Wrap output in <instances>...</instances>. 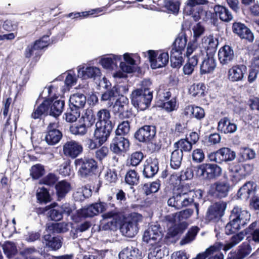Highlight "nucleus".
<instances>
[{"label": "nucleus", "mask_w": 259, "mask_h": 259, "mask_svg": "<svg viewBox=\"0 0 259 259\" xmlns=\"http://www.w3.org/2000/svg\"><path fill=\"white\" fill-rule=\"evenodd\" d=\"M195 195L194 191H188L185 187L179 186L174 190L173 195L168 198L167 204L175 209H180L192 203Z\"/></svg>", "instance_id": "f257e3e1"}, {"label": "nucleus", "mask_w": 259, "mask_h": 259, "mask_svg": "<svg viewBox=\"0 0 259 259\" xmlns=\"http://www.w3.org/2000/svg\"><path fill=\"white\" fill-rule=\"evenodd\" d=\"M130 98L135 108L144 111L150 106L153 98L152 92L145 88L136 89L132 92Z\"/></svg>", "instance_id": "f03ea898"}, {"label": "nucleus", "mask_w": 259, "mask_h": 259, "mask_svg": "<svg viewBox=\"0 0 259 259\" xmlns=\"http://www.w3.org/2000/svg\"><path fill=\"white\" fill-rule=\"evenodd\" d=\"M74 163L76 168H78V175L83 178L94 174L98 167L96 160L89 157H84L76 159Z\"/></svg>", "instance_id": "7ed1b4c3"}, {"label": "nucleus", "mask_w": 259, "mask_h": 259, "mask_svg": "<svg viewBox=\"0 0 259 259\" xmlns=\"http://www.w3.org/2000/svg\"><path fill=\"white\" fill-rule=\"evenodd\" d=\"M196 173L198 177L207 180H213L222 174V168L216 164L202 163L196 167Z\"/></svg>", "instance_id": "20e7f679"}, {"label": "nucleus", "mask_w": 259, "mask_h": 259, "mask_svg": "<svg viewBox=\"0 0 259 259\" xmlns=\"http://www.w3.org/2000/svg\"><path fill=\"white\" fill-rule=\"evenodd\" d=\"M148 55L152 69L164 67L168 62L169 55L167 52L149 50Z\"/></svg>", "instance_id": "39448f33"}, {"label": "nucleus", "mask_w": 259, "mask_h": 259, "mask_svg": "<svg viewBox=\"0 0 259 259\" xmlns=\"http://www.w3.org/2000/svg\"><path fill=\"white\" fill-rule=\"evenodd\" d=\"M162 238L160 226L159 225H151L144 233L143 240L150 245H157Z\"/></svg>", "instance_id": "423d86ee"}, {"label": "nucleus", "mask_w": 259, "mask_h": 259, "mask_svg": "<svg viewBox=\"0 0 259 259\" xmlns=\"http://www.w3.org/2000/svg\"><path fill=\"white\" fill-rule=\"evenodd\" d=\"M113 112L121 118H130L132 116V112L128 109V99L126 97H121L116 100L113 106Z\"/></svg>", "instance_id": "0eeeda50"}, {"label": "nucleus", "mask_w": 259, "mask_h": 259, "mask_svg": "<svg viewBox=\"0 0 259 259\" xmlns=\"http://www.w3.org/2000/svg\"><path fill=\"white\" fill-rule=\"evenodd\" d=\"M227 207V203L222 201L215 202L211 205L207 212V218L209 221L216 222L224 214Z\"/></svg>", "instance_id": "6e6552de"}, {"label": "nucleus", "mask_w": 259, "mask_h": 259, "mask_svg": "<svg viewBox=\"0 0 259 259\" xmlns=\"http://www.w3.org/2000/svg\"><path fill=\"white\" fill-rule=\"evenodd\" d=\"M235 157L236 154L235 152L226 147L221 148L216 152L211 153L209 155V158L211 161H214L217 163L232 161Z\"/></svg>", "instance_id": "1a4fd4ad"}, {"label": "nucleus", "mask_w": 259, "mask_h": 259, "mask_svg": "<svg viewBox=\"0 0 259 259\" xmlns=\"http://www.w3.org/2000/svg\"><path fill=\"white\" fill-rule=\"evenodd\" d=\"M129 146L130 143L127 139L122 136H117L112 140L110 148L113 153L121 155L128 150Z\"/></svg>", "instance_id": "9d476101"}, {"label": "nucleus", "mask_w": 259, "mask_h": 259, "mask_svg": "<svg viewBox=\"0 0 259 259\" xmlns=\"http://www.w3.org/2000/svg\"><path fill=\"white\" fill-rule=\"evenodd\" d=\"M250 219V213L238 206L234 207L229 217V220H232L243 227L249 221Z\"/></svg>", "instance_id": "9b49d317"}, {"label": "nucleus", "mask_w": 259, "mask_h": 259, "mask_svg": "<svg viewBox=\"0 0 259 259\" xmlns=\"http://www.w3.org/2000/svg\"><path fill=\"white\" fill-rule=\"evenodd\" d=\"M156 134V128L152 125H144L135 134V137L141 142H148L152 140Z\"/></svg>", "instance_id": "f8f14e48"}, {"label": "nucleus", "mask_w": 259, "mask_h": 259, "mask_svg": "<svg viewBox=\"0 0 259 259\" xmlns=\"http://www.w3.org/2000/svg\"><path fill=\"white\" fill-rule=\"evenodd\" d=\"M63 151L65 156L75 158L82 153L83 148L79 142L70 140L64 144Z\"/></svg>", "instance_id": "ddd939ff"}, {"label": "nucleus", "mask_w": 259, "mask_h": 259, "mask_svg": "<svg viewBox=\"0 0 259 259\" xmlns=\"http://www.w3.org/2000/svg\"><path fill=\"white\" fill-rule=\"evenodd\" d=\"M58 127V122L50 123L48 125V131L45 137V140L48 144L55 145L61 140L62 135L61 132L57 129Z\"/></svg>", "instance_id": "4468645a"}, {"label": "nucleus", "mask_w": 259, "mask_h": 259, "mask_svg": "<svg viewBox=\"0 0 259 259\" xmlns=\"http://www.w3.org/2000/svg\"><path fill=\"white\" fill-rule=\"evenodd\" d=\"M159 170L158 160L153 157L147 158L144 162L143 174L146 178H153Z\"/></svg>", "instance_id": "2eb2a0df"}, {"label": "nucleus", "mask_w": 259, "mask_h": 259, "mask_svg": "<svg viewBox=\"0 0 259 259\" xmlns=\"http://www.w3.org/2000/svg\"><path fill=\"white\" fill-rule=\"evenodd\" d=\"M246 72L247 68L245 65H234L228 70V78L231 82L241 81Z\"/></svg>", "instance_id": "dca6fc26"}, {"label": "nucleus", "mask_w": 259, "mask_h": 259, "mask_svg": "<svg viewBox=\"0 0 259 259\" xmlns=\"http://www.w3.org/2000/svg\"><path fill=\"white\" fill-rule=\"evenodd\" d=\"M113 126H103L99 123H96V129L94 133V137L96 141H99L102 145L106 142L110 136Z\"/></svg>", "instance_id": "f3484780"}, {"label": "nucleus", "mask_w": 259, "mask_h": 259, "mask_svg": "<svg viewBox=\"0 0 259 259\" xmlns=\"http://www.w3.org/2000/svg\"><path fill=\"white\" fill-rule=\"evenodd\" d=\"M233 31L241 38L245 39L249 42L253 41L254 36L250 30L244 24L240 22H235L232 26Z\"/></svg>", "instance_id": "a211bd4d"}, {"label": "nucleus", "mask_w": 259, "mask_h": 259, "mask_svg": "<svg viewBox=\"0 0 259 259\" xmlns=\"http://www.w3.org/2000/svg\"><path fill=\"white\" fill-rule=\"evenodd\" d=\"M219 61L223 65H227L231 63L234 58L233 49L229 45L222 47L218 52Z\"/></svg>", "instance_id": "6ab92c4d"}, {"label": "nucleus", "mask_w": 259, "mask_h": 259, "mask_svg": "<svg viewBox=\"0 0 259 259\" xmlns=\"http://www.w3.org/2000/svg\"><path fill=\"white\" fill-rule=\"evenodd\" d=\"M201 45L206 55H214L218 45V41L212 35L205 36L202 39Z\"/></svg>", "instance_id": "aec40b11"}, {"label": "nucleus", "mask_w": 259, "mask_h": 259, "mask_svg": "<svg viewBox=\"0 0 259 259\" xmlns=\"http://www.w3.org/2000/svg\"><path fill=\"white\" fill-rule=\"evenodd\" d=\"M138 222L134 219L132 221L124 222L120 230L123 235L127 237H133L138 232Z\"/></svg>", "instance_id": "412c9836"}, {"label": "nucleus", "mask_w": 259, "mask_h": 259, "mask_svg": "<svg viewBox=\"0 0 259 259\" xmlns=\"http://www.w3.org/2000/svg\"><path fill=\"white\" fill-rule=\"evenodd\" d=\"M101 71L99 68L95 66L82 67L78 69V76L82 79H86L99 76Z\"/></svg>", "instance_id": "4be33fe9"}, {"label": "nucleus", "mask_w": 259, "mask_h": 259, "mask_svg": "<svg viewBox=\"0 0 259 259\" xmlns=\"http://www.w3.org/2000/svg\"><path fill=\"white\" fill-rule=\"evenodd\" d=\"M142 252L137 248L128 246L119 253V259H142Z\"/></svg>", "instance_id": "5701e85b"}, {"label": "nucleus", "mask_w": 259, "mask_h": 259, "mask_svg": "<svg viewBox=\"0 0 259 259\" xmlns=\"http://www.w3.org/2000/svg\"><path fill=\"white\" fill-rule=\"evenodd\" d=\"M229 189V184L225 182H218L211 186V191H212L213 195L219 198L227 196Z\"/></svg>", "instance_id": "b1692460"}, {"label": "nucleus", "mask_w": 259, "mask_h": 259, "mask_svg": "<svg viewBox=\"0 0 259 259\" xmlns=\"http://www.w3.org/2000/svg\"><path fill=\"white\" fill-rule=\"evenodd\" d=\"M121 55L111 54L108 57H103L100 60V63L103 68L113 70L117 66V63L121 60Z\"/></svg>", "instance_id": "393cba45"}, {"label": "nucleus", "mask_w": 259, "mask_h": 259, "mask_svg": "<svg viewBox=\"0 0 259 259\" xmlns=\"http://www.w3.org/2000/svg\"><path fill=\"white\" fill-rule=\"evenodd\" d=\"M256 185L253 182L246 183L238 191V196L242 199H247L255 194Z\"/></svg>", "instance_id": "a878e982"}, {"label": "nucleus", "mask_w": 259, "mask_h": 259, "mask_svg": "<svg viewBox=\"0 0 259 259\" xmlns=\"http://www.w3.org/2000/svg\"><path fill=\"white\" fill-rule=\"evenodd\" d=\"M252 248L247 242H244L239 246L237 253H230L227 259H243L251 252Z\"/></svg>", "instance_id": "bb28decb"}, {"label": "nucleus", "mask_w": 259, "mask_h": 259, "mask_svg": "<svg viewBox=\"0 0 259 259\" xmlns=\"http://www.w3.org/2000/svg\"><path fill=\"white\" fill-rule=\"evenodd\" d=\"M183 114L189 117H194L198 120H201L205 116V112L203 108L198 106L189 105L184 110Z\"/></svg>", "instance_id": "cd10ccee"}, {"label": "nucleus", "mask_w": 259, "mask_h": 259, "mask_svg": "<svg viewBox=\"0 0 259 259\" xmlns=\"http://www.w3.org/2000/svg\"><path fill=\"white\" fill-rule=\"evenodd\" d=\"M43 244L51 250H57L62 246V241L59 237H52L50 234L45 235Z\"/></svg>", "instance_id": "c85d7f7f"}, {"label": "nucleus", "mask_w": 259, "mask_h": 259, "mask_svg": "<svg viewBox=\"0 0 259 259\" xmlns=\"http://www.w3.org/2000/svg\"><path fill=\"white\" fill-rule=\"evenodd\" d=\"M213 55H206L200 65V73L206 74L212 72L216 67V61Z\"/></svg>", "instance_id": "c756f323"}, {"label": "nucleus", "mask_w": 259, "mask_h": 259, "mask_svg": "<svg viewBox=\"0 0 259 259\" xmlns=\"http://www.w3.org/2000/svg\"><path fill=\"white\" fill-rule=\"evenodd\" d=\"M237 129L236 124L231 122L227 117L222 118L218 122V130L222 133L225 134L234 133Z\"/></svg>", "instance_id": "7c9ffc66"}, {"label": "nucleus", "mask_w": 259, "mask_h": 259, "mask_svg": "<svg viewBox=\"0 0 259 259\" xmlns=\"http://www.w3.org/2000/svg\"><path fill=\"white\" fill-rule=\"evenodd\" d=\"M105 209V205L103 203H97L92 204L82 210V214L85 217H93Z\"/></svg>", "instance_id": "2f4dec72"}, {"label": "nucleus", "mask_w": 259, "mask_h": 259, "mask_svg": "<svg viewBox=\"0 0 259 259\" xmlns=\"http://www.w3.org/2000/svg\"><path fill=\"white\" fill-rule=\"evenodd\" d=\"M245 231L246 235H249L247 237L248 241L252 240L255 243L259 244V225L257 222L251 224Z\"/></svg>", "instance_id": "473e14b6"}, {"label": "nucleus", "mask_w": 259, "mask_h": 259, "mask_svg": "<svg viewBox=\"0 0 259 259\" xmlns=\"http://www.w3.org/2000/svg\"><path fill=\"white\" fill-rule=\"evenodd\" d=\"M86 101V96L81 93L74 94L69 99L70 106L78 108L79 110L84 106Z\"/></svg>", "instance_id": "72a5a7b5"}, {"label": "nucleus", "mask_w": 259, "mask_h": 259, "mask_svg": "<svg viewBox=\"0 0 259 259\" xmlns=\"http://www.w3.org/2000/svg\"><path fill=\"white\" fill-rule=\"evenodd\" d=\"M64 106V101L61 100L50 101L49 106V114L54 117L59 116L62 112Z\"/></svg>", "instance_id": "f704fd0d"}, {"label": "nucleus", "mask_w": 259, "mask_h": 259, "mask_svg": "<svg viewBox=\"0 0 259 259\" xmlns=\"http://www.w3.org/2000/svg\"><path fill=\"white\" fill-rule=\"evenodd\" d=\"M214 10L217 17L223 21L229 22L233 20V16L231 12L225 7L222 6H215Z\"/></svg>", "instance_id": "c9c22d12"}, {"label": "nucleus", "mask_w": 259, "mask_h": 259, "mask_svg": "<svg viewBox=\"0 0 259 259\" xmlns=\"http://www.w3.org/2000/svg\"><path fill=\"white\" fill-rule=\"evenodd\" d=\"M183 51L175 49V48L171 47L170 52V60L172 67L177 68L181 66L183 61Z\"/></svg>", "instance_id": "e433bc0d"}, {"label": "nucleus", "mask_w": 259, "mask_h": 259, "mask_svg": "<svg viewBox=\"0 0 259 259\" xmlns=\"http://www.w3.org/2000/svg\"><path fill=\"white\" fill-rule=\"evenodd\" d=\"M206 2V0H188L187 6L184 9V13L188 15H192L195 20L198 19L200 17L199 12L198 14H194V11L192 10L193 7L197 5L205 4Z\"/></svg>", "instance_id": "4c0bfd02"}, {"label": "nucleus", "mask_w": 259, "mask_h": 259, "mask_svg": "<svg viewBox=\"0 0 259 259\" xmlns=\"http://www.w3.org/2000/svg\"><path fill=\"white\" fill-rule=\"evenodd\" d=\"M68 229V223L65 222L52 223L48 224L47 227L48 232L54 233H63Z\"/></svg>", "instance_id": "58836bf2"}, {"label": "nucleus", "mask_w": 259, "mask_h": 259, "mask_svg": "<svg viewBox=\"0 0 259 259\" xmlns=\"http://www.w3.org/2000/svg\"><path fill=\"white\" fill-rule=\"evenodd\" d=\"M224 244L221 242H217L213 245L207 248L209 251L208 259H224V255L220 250L223 248Z\"/></svg>", "instance_id": "ea45409f"}, {"label": "nucleus", "mask_w": 259, "mask_h": 259, "mask_svg": "<svg viewBox=\"0 0 259 259\" xmlns=\"http://www.w3.org/2000/svg\"><path fill=\"white\" fill-rule=\"evenodd\" d=\"M97 121L96 123H100L101 125L113 126L110 120V114L109 110L103 109L99 110L97 113Z\"/></svg>", "instance_id": "a19ab883"}, {"label": "nucleus", "mask_w": 259, "mask_h": 259, "mask_svg": "<svg viewBox=\"0 0 259 259\" xmlns=\"http://www.w3.org/2000/svg\"><path fill=\"white\" fill-rule=\"evenodd\" d=\"M56 193L58 200L64 198L70 190V184L66 181H61L56 185Z\"/></svg>", "instance_id": "79ce46f5"}, {"label": "nucleus", "mask_w": 259, "mask_h": 259, "mask_svg": "<svg viewBox=\"0 0 259 259\" xmlns=\"http://www.w3.org/2000/svg\"><path fill=\"white\" fill-rule=\"evenodd\" d=\"M50 101H44L31 114V117L34 119L39 118L42 115L48 114L49 113V106Z\"/></svg>", "instance_id": "37998d69"}, {"label": "nucleus", "mask_w": 259, "mask_h": 259, "mask_svg": "<svg viewBox=\"0 0 259 259\" xmlns=\"http://www.w3.org/2000/svg\"><path fill=\"white\" fill-rule=\"evenodd\" d=\"M245 234V232L244 233L243 231H241L233 235L230 239L229 242L225 244H224L223 249L224 250L227 251L231 249L233 246L236 245L243 240Z\"/></svg>", "instance_id": "c03bdc74"}, {"label": "nucleus", "mask_w": 259, "mask_h": 259, "mask_svg": "<svg viewBox=\"0 0 259 259\" xmlns=\"http://www.w3.org/2000/svg\"><path fill=\"white\" fill-rule=\"evenodd\" d=\"M202 52L200 47H198L195 42H189L187 45L186 55L188 59L195 57L198 60L199 57L202 55Z\"/></svg>", "instance_id": "a18cd8bd"}, {"label": "nucleus", "mask_w": 259, "mask_h": 259, "mask_svg": "<svg viewBox=\"0 0 259 259\" xmlns=\"http://www.w3.org/2000/svg\"><path fill=\"white\" fill-rule=\"evenodd\" d=\"M199 231V228L196 226H193L189 229L186 235L181 239L180 244L186 245L192 242Z\"/></svg>", "instance_id": "49530a36"}, {"label": "nucleus", "mask_w": 259, "mask_h": 259, "mask_svg": "<svg viewBox=\"0 0 259 259\" xmlns=\"http://www.w3.org/2000/svg\"><path fill=\"white\" fill-rule=\"evenodd\" d=\"M183 153L179 149L174 150L171 154L170 166L174 169H178L181 164Z\"/></svg>", "instance_id": "de8ad7c7"}, {"label": "nucleus", "mask_w": 259, "mask_h": 259, "mask_svg": "<svg viewBox=\"0 0 259 259\" xmlns=\"http://www.w3.org/2000/svg\"><path fill=\"white\" fill-rule=\"evenodd\" d=\"M80 114V112L78 108H74L69 105V108L67 109L64 114V118L67 122H73L79 117Z\"/></svg>", "instance_id": "09e8293b"}, {"label": "nucleus", "mask_w": 259, "mask_h": 259, "mask_svg": "<svg viewBox=\"0 0 259 259\" xmlns=\"http://www.w3.org/2000/svg\"><path fill=\"white\" fill-rule=\"evenodd\" d=\"M92 194V191L87 187L78 188L73 193V197L76 201H81L85 198H88Z\"/></svg>", "instance_id": "8fccbe9b"}, {"label": "nucleus", "mask_w": 259, "mask_h": 259, "mask_svg": "<svg viewBox=\"0 0 259 259\" xmlns=\"http://www.w3.org/2000/svg\"><path fill=\"white\" fill-rule=\"evenodd\" d=\"M187 227V224L185 222L175 224L169 228L168 234L171 237H175L179 234L182 233Z\"/></svg>", "instance_id": "3c124183"}, {"label": "nucleus", "mask_w": 259, "mask_h": 259, "mask_svg": "<svg viewBox=\"0 0 259 259\" xmlns=\"http://www.w3.org/2000/svg\"><path fill=\"white\" fill-rule=\"evenodd\" d=\"M187 42V38L186 34H180L176 38L172 47L175 49H178L184 51Z\"/></svg>", "instance_id": "603ef678"}, {"label": "nucleus", "mask_w": 259, "mask_h": 259, "mask_svg": "<svg viewBox=\"0 0 259 259\" xmlns=\"http://www.w3.org/2000/svg\"><path fill=\"white\" fill-rule=\"evenodd\" d=\"M125 181L129 185H137L139 182V176L135 170H130L126 174Z\"/></svg>", "instance_id": "864d4df0"}, {"label": "nucleus", "mask_w": 259, "mask_h": 259, "mask_svg": "<svg viewBox=\"0 0 259 259\" xmlns=\"http://www.w3.org/2000/svg\"><path fill=\"white\" fill-rule=\"evenodd\" d=\"M5 254L8 257L11 258L17 253L15 244L11 242H6L2 246Z\"/></svg>", "instance_id": "5fc2aeb1"}, {"label": "nucleus", "mask_w": 259, "mask_h": 259, "mask_svg": "<svg viewBox=\"0 0 259 259\" xmlns=\"http://www.w3.org/2000/svg\"><path fill=\"white\" fill-rule=\"evenodd\" d=\"M144 158L143 153L140 151L133 153L127 159V163L133 166L138 165Z\"/></svg>", "instance_id": "6e6d98bb"}, {"label": "nucleus", "mask_w": 259, "mask_h": 259, "mask_svg": "<svg viewBox=\"0 0 259 259\" xmlns=\"http://www.w3.org/2000/svg\"><path fill=\"white\" fill-rule=\"evenodd\" d=\"M198 60L195 57H190L187 63L183 67V72L186 75H190L194 71V68L198 64Z\"/></svg>", "instance_id": "4d7b16f0"}, {"label": "nucleus", "mask_w": 259, "mask_h": 259, "mask_svg": "<svg viewBox=\"0 0 259 259\" xmlns=\"http://www.w3.org/2000/svg\"><path fill=\"white\" fill-rule=\"evenodd\" d=\"M205 87L203 83L193 84L190 89V94L193 97H201L204 94Z\"/></svg>", "instance_id": "13d9d810"}, {"label": "nucleus", "mask_w": 259, "mask_h": 259, "mask_svg": "<svg viewBox=\"0 0 259 259\" xmlns=\"http://www.w3.org/2000/svg\"><path fill=\"white\" fill-rule=\"evenodd\" d=\"M229 220V222L226 225L225 229V233L227 235L235 233L239 230L241 227H243L232 220Z\"/></svg>", "instance_id": "bf43d9fd"}, {"label": "nucleus", "mask_w": 259, "mask_h": 259, "mask_svg": "<svg viewBox=\"0 0 259 259\" xmlns=\"http://www.w3.org/2000/svg\"><path fill=\"white\" fill-rule=\"evenodd\" d=\"M70 132L75 135H84L87 132L86 123L75 124L70 127Z\"/></svg>", "instance_id": "052dcab7"}, {"label": "nucleus", "mask_w": 259, "mask_h": 259, "mask_svg": "<svg viewBox=\"0 0 259 259\" xmlns=\"http://www.w3.org/2000/svg\"><path fill=\"white\" fill-rule=\"evenodd\" d=\"M36 197L37 200L40 203H46L51 200L50 196L47 189L44 187L37 190Z\"/></svg>", "instance_id": "680f3d73"}, {"label": "nucleus", "mask_w": 259, "mask_h": 259, "mask_svg": "<svg viewBox=\"0 0 259 259\" xmlns=\"http://www.w3.org/2000/svg\"><path fill=\"white\" fill-rule=\"evenodd\" d=\"M116 96L112 88L110 90H108L104 93L101 96V100L102 101H107L108 105L110 106L116 100Z\"/></svg>", "instance_id": "e2e57ef3"}, {"label": "nucleus", "mask_w": 259, "mask_h": 259, "mask_svg": "<svg viewBox=\"0 0 259 259\" xmlns=\"http://www.w3.org/2000/svg\"><path fill=\"white\" fill-rule=\"evenodd\" d=\"M130 126L128 121H124L120 123L116 130V134L118 136H125L130 132Z\"/></svg>", "instance_id": "0e129e2a"}, {"label": "nucleus", "mask_w": 259, "mask_h": 259, "mask_svg": "<svg viewBox=\"0 0 259 259\" xmlns=\"http://www.w3.org/2000/svg\"><path fill=\"white\" fill-rule=\"evenodd\" d=\"M45 172L44 166L40 164H37L31 167L30 170V175L34 179H37L41 177Z\"/></svg>", "instance_id": "69168bd1"}, {"label": "nucleus", "mask_w": 259, "mask_h": 259, "mask_svg": "<svg viewBox=\"0 0 259 259\" xmlns=\"http://www.w3.org/2000/svg\"><path fill=\"white\" fill-rule=\"evenodd\" d=\"M83 119V123H86L87 127L92 126L95 122L96 118L92 109H88L85 114L82 116Z\"/></svg>", "instance_id": "338daca9"}, {"label": "nucleus", "mask_w": 259, "mask_h": 259, "mask_svg": "<svg viewBox=\"0 0 259 259\" xmlns=\"http://www.w3.org/2000/svg\"><path fill=\"white\" fill-rule=\"evenodd\" d=\"M176 144L178 147L180 148V151H182V153L184 152H190L192 149L193 144L189 142V140L186 139H181Z\"/></svg>", "instance_id": "774afa93"}]
</instances>
